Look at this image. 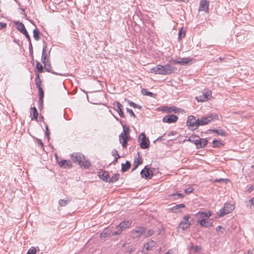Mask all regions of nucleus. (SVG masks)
Segmentation results:
<instances>
[{
  "label": "nucleus",
  "instance_id": "ddd939ff",
  "mask_svg": "<svg viewBox=\"0 0 254 254\" xmlns=\"http://www.w3.org/2000/svg\"><path fill=\"white\" fill-rule=\"evenodd\" d=\"M211 92L207 91L202 93L201 95L196 97L195 99L198 102H204L208 100L211 97Z\"/></svg>",
  "mask_w": 254,
  "mask_h": 254
},
{
  "label": "nucleus",
  "instance_id": "680f3d73",
  "mask_svg": "<svg viewBox=\"0 0 254 254\" xmlns=\"http://www.w3.org/2000/svg\"><path fill=\"white\" fill-rule=\"evenodd\" d=\"M171 62H173L174 64H180L179 60L171 59Z\"/></svg>",
  "mask_w": 254,
  "mask_h": 254
},
{
  "label": "nucleus",
  "instance_id": "f257e3e1",
  "mask_svg": "<svg viewBox=\"0 0 254 254\" xmlns=\"http://www.w3.org/2000/svg\"><path fill=\"white\" fill-rule=\"evenodd\" d=\"M177 68L170 64L157 65L150 69V72L154 74L168 75L174 72Z\"/></svg>",
  "mask_w": 254,
  "mask_h": 254
},
{
  "label": "nucleus",
  "instance_id": "603ef678",
  "mask_svg": "<svg viewBox=\"0 0 254 254\" xmlns=\"http://www.w3.org/2000/svg\"><path fill=\"white\" fill-rule=\"evenodd\" d=\"M115 153H116L117 156H115L114 160L112 162V163L114 164H115L117 162L118 159H119L120 157V155L118 154V152L117 151H115Z\"/></svg>",
  "mask_w": 254,
  "mask_h": 254
},
{
  "label": "nucleus",
  "instance_id": "9b49d317",
  "mask_svg": "<svg viewBox=\"0 0 254 254\" xmlns=\"http://www.w3.org/2000/svg\"><path fill=\"white\" fill-rule=\"evenodd\" d=\"M43 44L44 46L42 50L41 61L43 63H45L48 62L49 61L48 59H47V58L50 55V52L47 51V46L46 42L44 40L43 41Z\"/></svg>",
  "mask_w": 254,
  "mask_h": 254
},
{
  "label": "nucleus",
  "instance_id": "4c0bfd02",
  "mask_svg": "<svg viewBox=\"0 0 254 254\" xmlns=\"http://www.w3.org/2000/svg\"><path fill=\"white\" fill-rule=\"evenodd\" d=\"M212 131L213 132H215L217 134H219L222 136H225L226 135L225 132L222 129H212Z\"/></svg>",
  "mask_w": 254,
  "mask_h": 254
},
{
  "label": "nucleus",
  "instance_id": "a878e982",
  "mask_svg": "<svg viewBox=\"0 0 254 254\" xmlns=\"http://www.w3.org/2000/svg\"><path fill=\"white\" fill-rule=\"evenodd\" d=\"M44 64V66L47 72H51L52 73L56 75H62L60 73H58L57 72H54V71L51 70L50 64H48V62L47 63H43Z\"/></svg>",
  "mask_w": 254,
  "mask_h": 254
},
{
  "label": "nucleus",
  "instance_id": "72a5a7b5",
  "mask_svg": "<svg viewBox=\"0 0 254 254\" xmlns=\"http://www.w3.org/2000/svg\"><path fill=\"white\" fill-rule=\"evenodd\" d=\"M163 108L164 109H167V112L168 113H171V112H175V113H177L178 110H179V108H177L176 107H175V106H172V107H163Z\"/></svg>",
  "mask_w": 254,
  "mask_h": 254
},
{
  "label": "nucleus",
  "instance_id": "c756f323",
  "mask_svg": "<svg viewBox=\"0 0 254 254\" xmlns=\"http://www.w3.org/2000/svg\"><path fill=\"white\" fill-rule=\"evenodd\" d=\"M116 229H117V230H116V231H114L113 232H112V233L111 237H116V236H119L123 231V230H122V229H121V228H120L118 226V225L116 226Z\"/></svg>",
  "mask_w": 254,
  "mask_h": 254
},
{
  "label": "nucleus",
  "instance_id": "8fccbe9b",
  "mask_svg": "<svg viewBox=\"0 0 254 254\" xmlns=\"http://www.w3.org/2000/svg\"><path fill=\"white\" fill-rule=\"evenodd\" d=\"M36 253V249L34 248L30 249L28 252L27 254H35Z\"/></svg>",
  "mask_w": 254,
  "mask_h": 254
},
{
  "label": "nucleus",
  "instance_id": "a19ab883",
  "mask_svg": "<svg viewBox=\"0 0 254 254\" xmlns=\"http://www.w3.org/2000/svg\"><path fill=\"white\" fill-rule=\"evenodd\" d=\"M185 36V31H184L183 28H182L179 32L178 33V39L179 40H181L182 38Z\"/></svg>",
  "mask_w": 254,
  "mask_h": 254
},
{
  "label": "nucleus",
  "instance_id": "2eb2a0df",
  "mask_svg": "<svg viewBox=\"0 0 254 254\" xmlns=\"http://www.w3.org/2000/svg\"><path fill=\"white\" fill-rule=\"evenodd\" d=\"M60 167L69 169L72 167L71 162L69 160H62L58 162Z\"/></svg>",
  "mask_w": 254,
  "mask_h": 254
},
{
  "label": "nucleus",
  "instance_id": "338daca9",
  "mask_svg": "<svg viewBox=\"0 0 254 254\" xmlns=\"http://www.w3.org/2000/svg\"><path fill=\"white\" fill-rule=\"evenodd\" d=\"M21 32V33H22L23 35H26V34H27V33H28V32H27V30H26V28H25V29H24L23 30H22V31L21 32Z\"/></svg>",
  "mask_w": 254,
  "mask_h": 254
},
{
  "label": "nucleus",
  "instance_id": "f3484780",
  "mask_svg": "<svg viewBox=\"0 0 254 254\" xmlns=\"http://www.w3.org/2000/svg\"><path fill=\"white\" fill-rule=\"evenodd\" d=\"M197 224H199L201 227H209L212 226V222L206 219H200L197 220Z\"/></svg>",
  "mask_w": 254,
  "mask_h": 254
},
{
  "label": "nucleus",
  "instance_id": "473e14b6",
  "mask_svg": "<svg viewBox=\"0 0 254 254\" xmlns=\"http://www.w3.org/2000/svg\"><path fill=\"white\" fill-rule=\"evenodd\" d=\"M15 24L16 25L17 29L20 32H21L22 30L25 29L24 25L21 22L17 21L15 23Z\"/></svg>",
  "mask_w": 254,
  "mask_h": 254
},
{
  "label": "nucleus",
  "instance_id": "ea45409f",
  "mask_svg": "<svg viewBox=\"0 0 254 254\" xmlns=\"http://www.w3.org/2000/svg\"><path fill=\"white\" fill-rule=\"evenodd\" d=\"M39 93V101L40 102H44L43 101V98H44V91L43 90L42 88L38 89Z\"/></svg>",
  "mask_w": 254,
  "mask_h": 254
},
{
  "label": "nucleus",
  "instance_id": "0e129e2a",
  "mask_svg": "<svg viewBox=\"0 0 254 254\" xmlns=\"http://www.w3.org/2000/svg\"><path fill=\"white\" fill-rule=\"evenodd\" d=\"M43 102H40L39 101V108L40 109L43 108Z\"/></svg>",
  "mask_w": 254,
  "mask_h": 254
},
{
  "label": "nucleus",
  "instance_id": "37998d69",
  "mask_svg": "<svg viewBox=\"0 0 254 254\" xmlns=\"http://www.w3.org/2000/svg\"><path fill=\"white\" fill-rule=\"evenodd\" d=\"M128 104H129V105L131 106V107H132L133 108H138L139 109H140L141 108V107L140 106H139V105H137L136 104H135V103L132 102V101H128Z\"/></svg>",
  "mask_w": 254,
  "mask_h": 254
},
{
  "label": "nucleus",
  "instance_id": "9d476101",
  "mask_svg": "<svg viewBox=\"0 0 254 254\" xmlns=\"http://www.w3.org/2000/svg\"><path fill=\"white\" fill-rule=\"evenodd\" d=\"M190 218V215H185L183 217V220L180 222L179 227L183 230L188 228L191 225V222L189 221Z\"/></svg>",
  "mask_w": 254,
  "mask_h": 254
},
{
  "label": "nucleus",
  "instance_id": "a211bd4d",
  "mask_svg": "<svg viewBox=\"0 0 254 254\" xmlns=\"http://www.w3.org/2000/svg\"><path fill=\"white\" fill-rule=\"evenodd\" d=\"M212 212L209 211L207 212L199 211L196 215L198 216L201 219H206L207 218L210 217L212 215Z\"/></svg>",
  "mask_w": 254,
  "mask_h": 254
},
{
  "label": "nucleus",
  "instance_id": "7c9ffc66",
  "mask_svg": "<svg viewBox=\"0 0 254 254\" xmlns=\"http://www.w3.org/2000/svg\"><path fill=\"white\" fill-rule=\"evenodd\" d=\"M119 174H115L111 178H109L108 182L110 183L116 182L119 179Z\"/></svg>",
  "mask_w": 254,
  "mask_h": 254
},
{
  "label": "nucleus",
  "instance_id": "39448f33",
  "mask_svg": "<svg viewBox=\"0 0 254 254\" xmlns=\"http://www.w3.org/2000/svg\"><path fill=\"white\" fill-rule=\"evenodd\" d=\"M186 124L188 128L191 130H195L200 126L198 119H196L192 115L188 118Z\"/></svg>",
  "mask_w": 254,
  "mask_h": 254
},
{
  "label": "nucleus",
  "instance_id": "0eeeda50",
  "mask_svg": "<svg viewBox=\"0 0 254 254\" xmlns=\"http://www.w3.org/2000/svg\"><path fill=\"white\" fill-rule=\"evenodd\" d=\"M138 141L142 149H146L149 146V140L144 133H141L138 137Z\"/></svg>",
  "mask_w": 254,
  "mask_h": 254
},
{
  "label": "nucleus",
  "instance_id": "f03ea898",
  "mask_svg": "<svg viewBox=\"0 0 254 254\" xmlns=\"http://www.w3.org/2000/svg\"><path fill=\"white\" fill-rule=\"evenodd\" d=\"M70 157L73 162L80 165L81 167L87 169L91 166L89 161L81 153H73L70 155Z\"/></svg>",
  "mask_w": 254,
  "mask_h": 254
},
{
  "label": "nucleus",
  "instance_id": "f8f14e48",
  "mask_svg": "<svg viewBox=\"0 0 254 254\" xmlns=\"http://www.w3.org/2000/svg\"><path fill=\"white\" fill-rule=\"evenodd\" d=\"M178 118L174 114H169L164 116L162 119L164 123H174L177 121Z\"/></svg>",
  "mask_w": 254,
  "mask_h": 254
},
{
  "label": "nucleus",
  "instance_id": "de8ad7c7",
  "mask_svg": "<svg viewBox=\"0 0 254 254\" xmlns=\"http://www.w3.org/2000/svg\"><path fill=\"white\" fill-rule=\"evenodd\" d=\"M126 111L127 113H128L130 114V115L131 117H133L134 118L136 117L135 115L134 114V113H133V111L131 109L127 108L126 109Z\"/></svg>",
  "mask_w": 254,
  "mask_h": 254
},
{
  "label": "nucleus",
  "instance_id": "052dcab7",
  "mask_svg": "<svg viewBox=\"0 0 254 254\" xmlns=\"http://www.w3.org/2000/svg\"><path fill=\"white\" fill-rule=\"evenodd\" d=\"M224 181V179H215L214 182L215 183H221Z\"/></svg>",
  "mask_w": 254,
  "mask_h": 254
},
{
  "label": "nucleus",
  "instance_id": "774afa93",
  "mask_svg": "<svg viewBox=\"0 0 254 254\" xmlns=\"http://www.w3.org/2000/svg\"><path fill=\"white\" fill-rule=\"evenodd\" d=\"M163 140V136H160L158 137L157 139L155 141H162Z\"/></svg>",
  "mask_w": 254,
  "mask_h": 254
},
{
  "label": "nucleus",
  "instance_id": "f704fd0d",
  "mask_svg": "<svg viewBox=\"0 0 254 254\" xmlns=\"http://www.w3.org/2000/svg\"><path fill=\"white\" fill-rule=\"evenodd\" d=\"M40 32L37 28H36L33 30V37L35 40L38 41L40 39L39 37Z\"/></svg>",
  "mask_w": 254,
  "mask_h": 254
},
{
  "label": "nucleus",
  "instance_id": "49530a36",
  "mask_svg": "<svg viewBox=\"0 0 254 254\" xmlns=\"http://www.w3.org/2000/svg\"><path fill=\"white\" fill-rule=\"evenodd\" d=\"M142 162L141 158L138 157L137 159H135L134 161L133 165H136V166H138L139 165L141 164Z\"/></svg>",
  "mask_w": 254,
  "mask_h": 254
},
{
  "label": "nucleus",
  "instance_id": "423d86ee",
  "mask_svg": "<svg viewBox=\"0 0 254 254\" xmlns=\"http://www.w3.org/2000/svg\"><path fill=\"white\" fill-rule=\"evenodd\" d=\"M234 208L235 207L233 205L229 203L225 204L224 207L217 212V215L219 217H222L230 213Z\"/></svg>",
  "mask_w": 254,
  "mask_h": 254
},
{
  "label": "nucleus",
  "instance_id": "bb28decb",
  "mask_svg": "<svg viewBox=\"0 0 254 254\" xmlns=\"http://www.w3.org/2000/svg\"><path fill=\"white\" fill-rule=\"evenodd\" d=\"M169 196L171 197H173V199L174 200L178 199L183 198L184 197L183 194L180 193H172L170 194Z\"/></svg>",
  "mask_w": 254,
  "mask_h": 254
},
{
  "label": "nucleus",
  "instance_id": "20e7f679",
  "mask_svg": "<svg viewBox=\"0 0 254 254\" xmlns=\"http://www.w3.org/2000/svg\"><path fill=\"white\" fill-rule=\"evenodd\" d=\"M217 119L218 115L216 114L212 113L201 117L200 119H198V120L200 126H204Z\"/></svg>",
  "mask_w": 254,
  "mask_h": 254
},
{
  "label": "nucleus",
  "instance_id": "7ed1b4c3",
  "mask_svg": "<svg viewBox=\"0 0 254 254\" xmlns=\"http://www.w3.org/2000/svg\"><path fill=\"white\" fill-rule=\"evenodd\" d=\"M196 137V135H191L187 141L190 142L194 143L196 147V148L199 149L205 147L208 143V140L207 138H198L194 139L193 138Z\"/></svg>",
  "mask_w": 254,
  "mask_h": 254
},
{
  "label": "nucleus",
  "instance_id": "c9c22d12",
  "mask_svg": "<svg viewBox=\"0 0 254 254\" xmlns=\"http://www.w3.org/2000/svg\"><path fill=\"white\" fill-rule=\"evenodd\" d=\"M141 92L143 95H146L150 97H154V95L152 92L147 91V89L145 88L142 89Z\"/></svg>",
  "mask_w": 254,
  "mask_h": 254
},
{
  "label": "nucleus",
  "instance_id": "3c124183",
  "mask_svg": "<svg viewBox=\"0 0 254 254\" xmlns=\"http://www.w3.org/2000/svg\"><path fill=\"white\" fill-rule=\"evenodd\" d=\"M46 136L47 137L48 139H50V131L48 128V127L47 125L46 126Z\"/></svg>",
  "mask_w": 254,
  "mask_h": 254
},
{
  "label": "nucleus",
  "instance_id": "09e8293b",
  "mask_svg": "<svg viewBox=\"0 0 254 254\" xmlns=\"http://www.w3.org/2000/svg\"><path fill=\"white\" fill-rule=\"evenodd\" d=\"M194 189L191 187H189V188L186 189L185 190V192L187 194L190 193L193 191Z\"/></svg>",
  "mask_w": 254,
  "mask_h": 254
},
{
  "label": "nucleus",
  "instance_id": "6e6d98bb",
  "mask_svg": "<svg viewBox=\"0 0 254 254\" xmlns=\"http://www.w3.org/2000/svg\"><path fill=\"white\" fill-rule=\"evenodd\" d=\"M36 140H37V143L39 145H40L42 148H43L44 147V144H43V142L42 141V140L40 139H39V138H37Z\"/></svg>",
  "mask_w": 254,
  "mask_h": 254
},
{
  "label": "nucleus",
  "instance_id": "4468645a",
  "mask_svg": "<svg viewBox=\"0 0 254 254\" xmlns=\"http://www.w3.org/2000/svg\"><path fill=\"white\" fill-rule=\"evenodd\" d=\"M199 11H204L205 12L209 11V1L207 0H201L200 1Z\"/></svg>",
  "mask_w": 254,
  "mask_h": 254
},
{
  "label": "nucleus",
  "instance_id": "69168bd1",
  "mask_svg": "<svg viewBox=\"0 0 254 254\" xmlns=\"http://www.w3.org/2000/svg\"><path fill=\"white\" fill-rule=\"evenodd\" d=\"M249 202L251 205H254V197L250 199Z\"/></svg>",
  "mask_w": 254,
  "mask_h": 254
},
{
  "label": "nucleus",
  "instance_id": "6ab92c4d",
  "mask_svg": "<svg viewBox=\"0 0 254 254\" xmlns=\"http://www.w3.org/2000/svg\"><path fill=\"white\" fill-rule=\"evenodd\" d=\"M38 116V113L36 108L35 107H31L30 109V117L31 120L37 121Z\"/></svg>",
  "mask_w": 254,
  "mask_h": 254
},
{
  "label": "nucleus",
  "instance_id": "79ce46f5",
  "mask_svg": "<svg viewBox=\"0 0 254 254\" xmlns=\"http://www.w3.org/2000/svg\"><path fill=\"white\" fill-rule=\"evenodd\" d=\"M222 143L219 140H214L212 142V146L213 147H219L221 145Z\"/></svg>",
  "mask_w": 254,
  "mask_h": 254
},
{
  "label": "nucleus",
  "instance_id": "dca6fc26",
  "mask_svg": "<svg viewBox=\"0 0 254 254\" xmlns=\"http://www.w3.org/2000/svg\"><path fill=\"white\" fill-rule=\"evenodd\" d=\"M113 105L114 106V110H116L118 113L119 116L121 118H125V116L124 113L122 109V104L118 102H116L114 103Z\"/></svg>",
  "mask_w": 254,
  "mask_h": 254
},
{
  "label": "nucleus",
  "instance_id": "6e6552de",
  "mask_svg": "<svg viewBox=\"0 0 254 254\" xmlns=\"http://www.w3.org/2000/svg\"><path fill=\"white\" fill-rule=\"evenodd\" d=\"M146 228L144 226H140L136 229L132 230L130 232V236L133 238H138L143 233L145 232Z\"/></svg>",
  "mask_w": 254,
  "mask_h": 254
},
{
  "label": "nucleus",
  "instance_id": "412c9836",
  "mask_svg": "<svg viewBox=\"0 0 254 254\" xmlns=\"http://www.w3.org/2000/svg\"><path fill=\"white\" fill-rule=\"evenodd\" d=\"M131 224V222L129 221H124L121 222L118 225V226L121 228L122 230H124L127 228H129Z\"/></svg>",
  "mask_w": 254,
  "mask_h": 254
},
{
  "label": "nucleus",
  "instance_id": "13d9d810",
  "mask_svg": "<svg viewBox=\"0 0 254 254\" xmlns=\"http://www.w3.org/2000/svg\"><path fill=\"white\" fill-rule=\"evenodd\" d=\"M6 27L5 23L0 22V30Z\"/></svg>",
  "mask_w": 254,
  "mask_h": 254
},
{
  "label": "nucleus",
  "instance_id": "e433bc0d",
  "mask_svg": "<svg viewBox=\"0 0 254 254\" xmlns=\"http://www.w3.org/2000/svg\"><path fill=\"white\" fill-rule=\"evenodd\" d=\"M185 205L184 204H177L175 206H173L172 207V210L174 212H176L177 210H178V211H180V209L181 208H185Z\"/></svg>",
  "mask_w": 254,
  "mask_h": 254
},
{
  "label": "nucleus",
  "instance_id": "cd10ccee",
  "mask_svg": "<svg viewBox=\"0 0 254 254\" xmlns=\"http://www.w3.org/2000/svg\"><path fill=\"white\" fill-rule=\"evenodd\" d=\"M130 166L131 165L130 162L128 161H127L125 164H122V172H126L130 167Z\"/></svg>",
  "mask_w": 254,
  "mask_h": 254
},
{
  "label": "nucleus",
  "instance_id": "864d4df0",
  "mask_svg": "<svg viewBox=\"0 0 254 254\" xmlns=\"http://www.w3.org/2000/svg\"><path fill=\"white\" fill-rule=\"evenodd\" d=\"M216 231H220L221 232V233H224V228H223L221 226L219 225L218 226L216 229Z\"/></svg>",
  "mask_w": 254,
  "mask_h": 254
},
{
  "label": "nucleus",
  "instance_id": "1a4fd4ad",
  "mask_svg": "<svg viewBox=\"0 0 254 254\" xmlns=\"http://www.w3.org/2000/svg\"><path fill=\"white\" fill-rule=\"evenodd\" d=\"M140 175L142 178L149 180L152 178L153 176V171L147 166L145 167L140 172Z\"/></svg>",
  "mask_w": 254,
  "mask_h": 254
},
{
  "label": "nucleus",
  "instance_id": "4be33fe9",
  "mask_svg": "<svg viewBox=\"0 0 254 254\" xmlns=\"http://www.w3.org/2000/svg\"><path fill=\"white\" fill-rule=\"evenodd\" d=\"M114 117L117 121H119L120 122V123L122 125V126L123 127V132H122L120 135H127V134L128 133L129 131V127L126 126L125 125L122 124V121L121 120H119V119L118 117H117L115 116H114Z\"/></svg>",
  "mask_w": 254,
  "mask_h": 254
},
{
  "label": "nucleus",
  "instance_id": "aec40b11",
  "mask_svg": "<svg viewBox=\"0 0 254 254\" xmlns=\"http://www.w3.org/2000/svg\"><path fill=\"white\" fill-rule=\"evenodd\" d=\"M119 140H120V143H122V146L123 147V148H126L127 147V141L128 140L127 136L120 135Z\"/></svg>",
  "mask_w": 254,
  "mask_h": 254
},
{
  "label": "nucleus",
  "instance_id": "c85d7f7f",
  "mask_svg": "<svg viewBox=\"0 0 254 254\" xmlns=\"http://www.w3.org/2000/svg\"><path fill=\"white\" fill-rule=\"evenodd\" d=\"M35 82L36 86L38 89L42 88L41 86L42 81L40 79V75L38 74H37L35 78Z\"/></svg>",
  "mask_w": 254,
  "mask_h": 254
},
{
  "label": "nucleus",
  "instance_id": "bf43d9fd",
  "mask_svg": "<svg viewBox=\"0 0 254 254\" xmlns=\"http://www.w3.org/2000/svg\"><path fill=\"white\" fill-rule=\"evenodd\" d=\"M254 190V184L251 185L250 187L248 189V191L249 192H252Z\"/></svg>",
  "mask_w": 254,
  "mask_h": 254
},
{
  "label": "nucleus",
  "instance_id": "5701e85b",
  "mask_svg": "<svg viewBox=\"0 0 254 254\" xmlns=\"http://www.w3.org/2000/svg\"><path fill=\"white\" fill-rule=\"evenodd\" d=\"M112 230L110 228H107L105 229L101 233V238H106L109 236H112Z\"/></svg>",
  "mask_w": 254,
  "mask_h": 254
},
{
  "label": "nucleus",
  "instance_id": "2f4dec72",
  "mask_svg": "<svg viewBox=\"0 0 254 254\" xmlns=\"http://www.w3.org/2000/svg\"><path fill=\"white\" fill-rule=\"evenodd\" d=\"M191 59L190 58H182L179 60L180 64L185 65L188 64L189 62L191 61Z\"/></svg>",
  "mask_w": 254,
  "mask_h": 254
},
{
  "label": "nucleus",
  "instance_id": "b1692460",
  "mask_svg": "<svg viewBox=\"0 0 254 254\" xmlns=\"http://www.w3.org/2000/svg\"><path fill=\"white\" fill-rule=\"evenodd\" d=\"M100 177L104 181L106 182H108L109 175L108 172L106 171H103L102 174L99 175Z\"/></svg>",
  "mask_w": 254,
  "mask_h": 254
},
{
  "label": "nucleus",
  "instance_id": "4d7b16f0",
  "mask_svg": "<svg viewBox=\"0 0 254 254\" xmlns=\"http://www.w3.org/2000/svg\"><path fill=\"white\" fill-rule=\"evenodd\" d=\"M192 248L194 252H199L201 250V248L198 246L193 247Z\"/></svg>",
  "mask_w": 254,
  "mask_h": 254
},
{
  "label": "nucleus",
  "instance_id": "5fc2aeb1",
  "mask_svg": "<svg viewBox=\"0 0 254 254\" xmlns=\"http://www.w3.org/2000/svg\"><path fill=\"white\" fill-rule=\"evenodd\" d=\"M29 53L31 55L33 54V47L31 42L29 43Z\"/></svg>",
  "mask_w": 254,
  "mask_h": 254
},
{
  "label": "nucleus",
  "instance_id": "a18cd8bd",
  "mask_svg": "<svg viewBox=\"0 0 254 254\" xmlns=\"http://www.w3.org/2000/svg\"><path fill=\"white\" fill-rule=\"evenodd\" d=\"M59 203L61 206H65L67 203V200L64 199H60L59 201Z\"/></svg>",
  "mask_w": 254,
  "mask_h": 254
},
{
  "label": "nucleus",
  "instance_id": "c03bdc74",
  "mask_svg": "<svg viewBox=\"0 0 254 254\" xmlns=\"http://www.w3.org/2000/svg\"><path fill=\"white\" fill-rule=\"evenodd\" d=\"M154 230L153 229H149L147 232L144 233V236L145 237H149L154 234Z\"/></svg>",
  "mask_w": 254,
  "mask_h": 254
},
{
  "label": "nucleus",
  "instance_id": "393cba45",
  "mask_svg": "<svg viewBox=\"0 0 254 254\" xmlns=\"http://www.w3.org/2000/svg\"><path fill=\"white\" fill-rule=\"evenodd\" d=\"M155 245V242L152 240H150L147 243L144 245V248L147 251H150Z\"/></svg>",
  "mask_w": 254,
  "mask_h": 254
},
{
  "label": "nucleus",
  "instance_id": "e2e57ef3",
  "mask_svg": "<svg viewBox=\"0 0 254 254\" xmlns=\"http://www.w3.org/2000/svg\"><path fill=\"white\" fill-rule=\"evenodd\" d=\"M25 36L26 37V38L27 39V40H28L29 43L31 42L30 37L29 35L28 34V33H27V34L25 35Z\"/></svg>",
  "mask_w": 254,
  "mask_h": 254
},
{
  "label": "nucleus",
  "instance_id": "58836bf2",
  "mask_svg": "<svg viewBox=\"0 0 254 254\" xmlns=\"http://www.w3.org/2000/svg\"><path fill=\"white\" fill-rule=\"evenodd\" d=\"M36 67L39 73H42L43 72V67L39 62L36 63Z\"/></svg>",
  "mask_w": 254,
  "mask_h": 254
}]
</instances>
